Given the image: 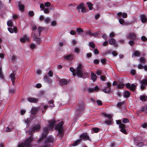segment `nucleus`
I'll return each mask as SVG.
<instances>
[{"mask_svg":"<svg viewBox=\"0 0 147 147\" xmlns=\"http://www.w3.org/2000/svg\"><path fill=\"white\" fill-rule=\"evenodd\" d=\"M84 5V4L83 3H81L78 5L76 9L78 12H80V9H82V8L83 7Z\"/></svg>","mask_w":147,"mask_h":147,"instance_id":"obj_23","label":"nucleus"},{"mask_svg":"<svg viewBox=\"0 0 147 147\" xmlns=\"http://www.w3.org/2000/svg\"><path fill=\"white\" fill-rule=\"evenodd\" d=\"M43 79L45 81L49 84H51L52 82L51 79L47 75L45 76Z\"/></svg>","mask_w":147,"mask_h":147,"instance_id":"obj_16","label":"nucleus"},{"mask_svg":"<svg viewBox=\"0 0 147 147\" xmlns=\"http://www.w3.org/2000/svg\"><path fill=\"white\" fill-rule=\"evenodd\" d=\"M74 51L76 53H78L80 51V49L78 48H76L75 49Z\"/></svg>","mask_w":147,"mask_h":147,"instance_id":"obj_63","label":"nucleus"},{"mask_svg":"<svg viewBox=\"0 0 147 147\" xmlns=\"http://www.w3.org/2000/svg\"><path fill=\"white\" fill-rule=\"evenodd\" d=\"M125 103V102L124 101H123L122 102H120L119 103H118L117 104V106L119 108H121L122 106Z\"/></svg>","mask_w":147,"mask_h":147,"instance_id":"obj_30","label":"nucleus"},{"mask_svg":"<svg viewBox=\"0 0 147 147\" xmlns=\"http://www.w3.org/2000/svg\"><path fill=\"white\" fill-rule=\"evenodd\" d=\"M28 15L30 17L33 16L34 15L33 11H29L28 12Z\"/></svg>","mask_w":147,"mask_h":147,"instance_id":"obj_43","label":"nucleus"},{"mask_svg":"<svg viewBox=\"0 0 147 147\" xmlns=\"http://www.w3.org/2000/svg\"><path fill=\"white\" fill-rule=\"evenodd\" d=\"M44 11V12L45 13H49V9L48 8H45L43 10Z\"/></svg>","mask_w":147,"mask_h":147,"instance_id":"obj_50","label":"nucleus"},{"mask_svg":"<svg viewBox=\"0 0 147 147\" xmlns=\"http://www.w3.org/2000/svg\"><path fill=\"white\" fill-rule=\"evenodd\" d=\"M18 4L20 10L21 11H23L24 9V5L23 4H21V2L20 1H19L18 2Z\"/></svg>","mask_w":147,"mask_h":147,"instance_id":"obj_26","label":"nucleus"},{"mask_svg":"<svg viewBox=\"0 0 147 147\" xmlns=\"http://www.w3.org/2000/svg\"><path fill=\"white\" fill-rule=\"evenodd\" d=\"M124 86V84L123 83L119 84L118 85V88H123Z\"/></svg>","mask_w":147,"mask_h":147,"instance_id":"obj_44","label":"nucleus"},{"mask_svg":"<svg viewBox=\"0 0 147 147\" xmlns=\"http://www.w3.org/2000/svg\"><path fill=\"white\" fill-rule=\"evenodd\" d=\"M81 11L82 13L86 12V8L83 6V7Z\"/></svg>","mask_w":147,"mask_h":147,"instance_id":"obj_61","label":"nucleus"},{"mask_svg":"<svg viewBox=\"0 0 147 147\" xmlns=\"http://www.w3.org/2000/svg\"><path fill=\"white\" fill-rule=\"evenodd\" d=\"M104 115L105 116L108 118L109 119H112V115L110 114H107L106 113H104Z\"/></svg>","mask_w":147,"mask_h":147,"instance_id":"obj_37","label":"nucleus"},{"mask_svg":"<svg viewBox=\"0 0 147 147\" xmlns=\"http://www.w3.org/2000/svg\"><path fill=\"white\" fill-rule=\"evenodd\" d=\"M116 123L117 124H119V127L121 129L120 131L124 134H127V132L125 128V125L122 123L120 120L116 121Z\"/></svg>","mask_w":147,"mask_h":147,"instance_id":"obj_5","label":"nucleus"},{"mask_svg":"<svg viewBox=\"0 0 147 147\" xmlns=\"http://www.w3.org/2000/svg\"><path fill=\"white\" fill-rule=\"evenodd\" d=\"M111 84L110 82H108L107 84V86L106 87L102 90V91L105 93H108L110 92L111 90Z\"/></svg>","mask_w":147,"mask_h":147,"instance_id":"obj_8","label":"nucleus"},{"mask_svg":"<svg viewBox=\"0 0 147 147\" xmlns=\"http://www.w3.org/2000/svg\"><path fill=\"white\" fill-rule=\"evenodd\" d=\"M49 124L48 125V127L50 129H52L56 123V122L55 120H50L49 121Z\"/></svg>","mask_w":147,"mask_h":147,"instance_id":"obj_9","label":"nucleus"},{"mask_svg":"<svg viewBox=\"0 0 147 147\" xmlns=\"http://www.w3.org/2000/svg\"><path fill=\"white\" fill-rule=\"evenodd\" d=\"M10 77L11 78V81L12 82V84L13 86L14 85V82L15 81V74L14 73H12L10 75Z\"/></svg>","mask_w":147,"mask_h":147,"instance_id":"obj_19","label":"nucleus"},{"mask_svg":"<svg viewBox=\"0 0 147 147\" xmlns=\"http://www.w3.org/2000/svg\"><path fill=\"white\" fill-rule=\"evenodd\" d=\"M40 7L41 9H42V10H43L45 9V5L44 4L42 3L40 5Z\"/></svg>","mask_w":147,"mask_h":147,"instance_id":"obj_55","label":"nucleus"},{"mask_svg":"<svg viewBox=\"0 0 147 147\" xmlns=\"http://www.w3.org/2000/svg\"><path fill=\"white\" fill-rule=\"evenodd\" d=\"M116 40L115 39L111 38L109 40V44L111 45H113L115 43Z\"/></svg>","mask_w":147,"mask_h":147,"instance_id":"obj_24","label":"nucleus"},{"mask_svg":"<svg viewBox=\"0 0 147 147\" xmlns=\"http://www.w3.org/2000/svg\"><path fill=\"white\" fill-rule=\"evenodd\" d=\"M140 84L141 85V89L143 90L147 86V78L143 79L140 81Z\"/></svg>","mask_w":147,"mask_h":147,"instance_id":"obj_7","label":"nucleus"},{"mask_svg":"<svg viewBox=\"0 0 147 147\" xmlns=\"http://www.w3.org/2000/svg\"><path fill=\"white\" fill-rule=\"evenodd\" d=\"M48 74L50 77H52L53 76V73L51 71L49 70L48 73Z\"/></svg>","mask_w":147,"mask_h":147,"instance_id":"obj_51","label":"nucleus"},{"mask_svg":"<svg viewBox=\"0 0 147 147\" xmlns=\"http://www.w3.org/2000/svg\"><path fill=\"white\" fill-rule=\"evenodd\" d=\"M91 79L93 82H95L97 78V76L94 72H92L91 73Z\"/></svg>","mask_w":147,"mask_h":147,"instance_id":"obj_22","label":"nucleus"},{"mask_svg":"<svg viewBox=\"0 0 147 147\" xmlns=\"http://www.w3.org/2000/svg\"><path fill=\"white\" fill-rule=\"evenodd\" d=\"M129 122V120L127 118H124L122 120V122L123 123H126Z\"/></svg>","mask_w":147,"mask_h":147,"instance_id":"obj_47","label":"nucleus"},{"mask_svg":"<svg viewBox=\"0 0 147 147\" xmlns=\"http://www.w3.org/2000/svg\"><path fill=\"white\" fill-rule=\"evenodd\" d=\"M138 139V138H134V144L138 147H141L144 145V144L142 142H140Z\"/></svg>","mask_w":147,"mask_h":147,"instance_id":"obj_10","label":"nucleus"},{"mask_svg":"<svg viewBox=\"0 0 147 147\" xmlns=\"http://www.w3.org/2000/svg\"><path fill=\"white\" fill-rule=\"evenodd\" d=\"M31 36L33 38H36L39 37L40 36V34L38 32V31H32L31 33Z\"/></svg>","mask_w":147,"mask_h":147,"instance_id":"obj_14","label":"nucleus"},{"mask_svg":"<svg viewBox=\"0 0 147 147\" xmlns=\"http://www.w3.org/2000/svg\"><path fill=\"white\" fill-rule=\"evenodd\" d=\"M99 34V32H96L94 33H92V36L96 37Z\"/></svg>","mask_w":147,"mask_h":147,"instance_id":"obj_52","label":"nucleus"},{"mask_svg":"<svg viewBox=\"0 0 147 147\" xmlns=\"http://www.w3.org/2000/svg\"><path fill=\"white\" fill-rule=\"evenodd\" d=\"M136 37V35L134 32H131L129 33L127 36V38L129 39L135 40Z\"/></svg>","mask_w":147,"mask_h":147,"instance_id":"obj_12","label":"nucleus"},{"mask_svg":"<svg viewBox=\"0 0 147 147\" xmlns=\"http://www.w3.org/2000/svg\"><path fill=\"white\" fill-rule=\"evenodd\" d=\"M65 59L70 60H73L74 59V56L72 54L68 55L65 57Z\"/></svg>","mask_w":147,"mask_h":147,"instance_id":"obj_20","label":"nucleus"},{"mask_svg":"<svg viewBox=\"0 0 147 147\" xmlns=\"http://www.w3.org/2000/svg\"><path fill=\"white\" fill-rule=\"evenodd\" d=\"M39 110V108L37 107H33L32 108L31 112L32 114H35Z\"/></svg>","mask_w":147,"mask_h":147,"instance_id":"obj_18","label":"nucleus"},{"mask_svg":"<svg viewBox=\"0 0 147 147\" xmlns=\"http://www.w3.org/2000/svg\"><path fill=\"white\" fill-rule=\"evenodd\" d=\"M105 122L108 125L111 124H112V119H109V120H106Z\"/></svg>","mask_w":147,"mask_h":147,"instance_id":"obj_36","label":"nucleus"},{"mask_svg":"<svg viewBox=\"0 0 147 147\" xmlns=\"http://www.w3.org/2000/svg\"><path fill=\"white\" fill-rule=\"evenodd\" d=\"M81 142V140L79 139L75 141L72 144L73 146H76L78 145Z\"/></svg>","mask_w":147,"mask_h":147,"instance_id":"obj_27","label":"nucleus"},{"mask_svg":"<svg viewBox=\"0 0 147 147\" xmlns=\"http://www.w3.org/2000/svg\"><path fill=\"white\" fill-rule=\"evenodd\" d=\"M96 102L97 104L99 105H101L102 104V101L100 100H97L96 101Z\"/></svg>","mask_w":147,"mask_h":147,"instance_id":"obj_60","label":"nucleus"},{"mask_svg":"<svg viewBox=\"0 0 147 147\" xmlns=\"http://www.w3.org/2000/svg\"><path fill=\"white\" fill-rule=\"evenodd\" d=\"M94 63L95 64H98L99 63V61L98 59H95L93 61Z\"/></svg>","mask_w":147,"mask_h":147,"instance_id":"obj_59","label":"nucleus"},{"mask_svg":"<svg viewBox=\"0 0 147 147\" xmlns=\"http://www.w3.org/2000/svg\"><path fill=\"white\" fill-rule=\"evenodd\" d=\"M59 84L61 86H62L64 85V80L62 79L59 80Z\"/></svg>","mask_w":147,"mask_h":147,"instance_id":"obj_38","label":"nucleus"},{"mask_svg":"<svg viewBox=\"0 0 147 147\" xmlns=\"http://www.w3.org/2000/svg\"><path fill=\"white\" fill-rule=\"evenodd\" d=\"M143 67L142 65L141 64H139L138 66V68L139 69H141L143 68Z\"/></svg>","mask_w":147,"mask_h":147,"instance_id":"obj_62","label":"nucleus"},{"mask_svg":"<svg viewBox=\"0 0 147 147\" xmlns=\"http://www.w3.org/2000/svg\"><path fill=\"white\" fill-rule=\"evenodd\" d=\"M48 129L47 127H45L43 129L42 136L41 138H46L48 133Z\"/></svg>","mask_w":147,"mask_h":147,"instance_id":"obj_13","label":"nucleus"},{"mask_svg":"<svg viewBox=\"0 0 147 147\" xmlns=\"http://www.w3.org/2000/svg\"><path fill=\"white\" fill-rule=\"evenodd\" d=\"M32 141V138H27L24 142L19 143L18 147H30V143Z\"/></svg>","mask_w":147,"mask_h":147,"instance_id":"obj_2","label":"nucleus"},{"mask_svg":"<svg viewBox=\"0 0 147 147\" xmlns=\"http://www.w3.org/2000/svg\"><path fill=\"white\" fill-rule=\"evenodd\" d=\"M100 130V129L98 127H94L92 128V131H93L94 133H97Z\"/></svg>","mask_w":147,"mask_h":147,"instance_id":"obj_31","label":"nucleus"},{"mask_svg":"<svg viewBox=\"0 0 147 147\" xmlns=\"http://www.w3.org/2000/svg\"><path fill=\"white\" fill-rule=\"evenodd\" d=\"M63 122L61 121L57 124L55 127V129L58 131V133L60 135L59 137H61L63 134Z\"/></svg>","mask_w":147,"mask_h":147,"instance_id":"obj_3","label":"nucleus"},{"mask_svg":"<svg viewBox=\"0 0 147 147\" xmlns=\"http://www.w3.org/2000/svg\"><path fill=\"white\" fill-rule=\"evenodd\" d=\"M134 40L129 41L128 42L129 44L131 46L134 45Z\"/></svg>","mask_w":147,"mask_h":147,"instance_id":"obj_57","label":"nucleus"},{"mask_svg":"<svg viewBox=\"0 0 147 147\" xmlns=\"http://www.w3.org/2000/svg\"><path fill=\"white\" fill-rule=\"evenodd\" d=\"M130 92L128 91H125L124 92V96L126 98L129 97L130 95Z\"/></svg>","mask_w":147,"mask_h":147,"instance_id":"obj_35","label":"nucleus"},{"mask_svg":"<svg viewBox=\"0 0 147 147\" xmlns=\"http://www.w3.org/2000/svg\"><path fill=\"white\" fill-rule=\"evenodd\" d=\"M40 128L41 127L39 124L35 125L30 129L28 134L31 135L32 132L38 131Z\"/></svg>","mask_w":147,"mask_h":147,"instance_id":"obj_4","label":"nucleus"},{"mask_svg":"<svg viewBox=\"0 0 147 147\" xmlns=\"http://www.w3.org/2000/svg\"><path fill=\"white\" fill-rule=\"evenodd\" d=\"M85 34L86 35H88L90 36H92V33L90 31H89L87 32H86Z\"/></svg>","mask_w":147,"mask_h":147,"instance_id":"obj_58","label":"nucleus"},{"mask_svg":"<svg viewBox=\"0 0 147 147\" xmlns=\"http://www.w3.org/2000/svg\"><path fill=\"white\" fill-rule=\"evenodd\" d=\"M140 99L141 100L143 101H145L146 100V98L145 96L143 95L140 96Z\"/></svg>","mask_w":147,"mask_h":147,"instance_id":"obj_48","label":"nucleus"},{"mask_svg":"<svg viewBox=\"0 0 147 147\" xmlns=\"http://www.w3.org/2000/svg\"><path fill=\"white\" fill-rule=\"evenodd\" d=\"M89 45L93 48H94L95 47V45L92 42H90L89 44Z\"/></svg>","mask_w":147,"mask_h":147,"instance_id":"obj_42","label":"nucleus"},{"mask_svg":"<svg viewBox=\"0 0 147 147\" xmlns=\"http://www.w3.org/2000/svg\"><path fill=\"white\" fill-rule=\"evenodd\" d=\"M136 85L133 84L131 85L129 89L131 90L134 91L136 89Z\"/></svg>","mask_w":147,"mask_h":147,"instance_id":"obj_29","label":"nucleus"},{"mask_svg":"<svg viewBox=\"0 0 147 147\" xmlns=\"http://www.w3.org/2000/svg\"><path fill=\"white\" fill-rule=\"evenodd\" d=\"M80 138H89L88 136L87 133H84L81 134L80 136Z\"/></svg>","mask_w":147,"mask_h":147,"instance_id":"obj_28","label":"nucleus"},{"mask_svg":"<svg viewBox=\"0 0 147 147\" xmlns=\"http://www.w3.org/2000/svg\"><path fill=\"white\" fill-rule=\"evenodd\" d=\"M26 40L29 41V38L26 35H25L23 37L20 39V41L23 43Z\"/></svg>","mask_w":147,"mask_h":147,"instance_id":"obj_17","label":"nucleus"},{"mask_svg":"<svg viewBox=\"0 0 147 147\" xmlns=\"http://www.w3.org/2000/svg\"><path fill=\"white\" fill-rule=\"evenodd\" d=\"M140 53L137 51H135L133 55H132V57H134V56L135 57L139 56H140Z\"/></svg>","mask_w":147,"mask_h":147,"instance_id":"obj_32","label":"nucleus"},{"mask_svg":"<svg viewBox=\"0 0 147 147\" xmlns=\"http://www.w3.org/2000/svg\"><path fill=\"white\" fill-rule=\"evenodd\" d=\"M51 5V3L49 2H47L45 3V5L46 7H49Z\"/></svg>","mask_w":147,"mask_h":147,"instance_id":"obj_49","label":"nucleus"},{"mask_svg":"<svg viewBox=\"0 0 147 147\" xmlns=\"http://www.w3.org/2000/svg\"><path fill=\"white\" fill-rule=\"evenodd\" d=\"M87 92L89 93H91L94 92L93 88H89L87 90Z\"/></svg>","mask_w":147,"mask_h":147,"instance_id":"obj_46","label":"nucleus"},{"mask_svg":"<svg viewBox=\"0 0 147 147\" xmlns=\"http://www.w3.org/2000/svg\"><path fill=\"white\" fill-rule=\"evenodd\" d=\"M122 15V17L123 18H126L127 16V14L125 13H123Z\"/></svg>","mask_w":147,"mask_h":147,"instance_id":"obj_56","label":"nucleus"},{"mask_svg":"<svg viewBox=\"0 0 147 147\" xmlns=\"http://www.w3.org/2000/svg\"><path fill=\"white\" fill-rule=\"evenodd\" d=\"M140 18L141 21L142 23H144L146 22L147 19L144 15H141L140 16Z\"/></svg>","mask_w":147,"mask_h":147,"instance_id":"obj_21","label":"nucleus"},{"mask_svg":"<svg viewBox=\"0 0 147 147\" xmlns=\"http://www.w3.org/2000/svg\"><path fill=\"white\" fill-rule=\"evenodd\" d=\"M33 40L36 41V43L38 45L41 42L40 39V38H38V37L33 38Z\"/></svg>","mask_w":147,"mask_h":147,"instance_id":"obj_25","label":"nucleus"},{"mask_svg":"<svg viewBox=\"0 0 147 147\" xmlns=\"http://www.w3.org/2000/svg\"><path fill=\"white\" fill-rule=\"evenodd\" d=\"M7 26H12V22L10 20H9L7 22Z\"/></svg>","mask_w":147,"mask_h":147,"instance_id":"obj_53","label":"nucleus"},{"mask_svg":"<svg viewBox=\"0 0 147 147\" xmlns=\"http://www.w3.org/2000/svg\"><path fill=\"white\" fill-rule=\"evenodd\" d=\"M83 68L82 64L81 63H79L78 64L76 70L72 67H70L69 69L74 76L77 75L79 78H84L87 77L88 76V72L84 71Z\"/></svg>","mask_w":147,"mask_h":147,"instance_id":"obj_1","label":"nucleus"},{"mask_svg":"<svg viewBox=\"0 0 147 147\" xmlns=\"http://www.w3.org/2000/svg\"><path fill=\"white\" fill-rule=\"evenodd\" d=\"M141 39L143 41H145L147 40V38L144 36H142L141 37Z\"/></svg>","mask_w":147,"mask_h":147,"instance_id":"obj_54","label":"nucleus"},{"mask_svg":"<svg viewBox=\"0 0 147 147\" xmlns=\"http://www.w3.org/2000/svg\"><path fill=\"white\" fill-rule=\"evenodd\" d=\"M2 70L1 68H0V77L3 79L4 78V76L2 73Z\"/></svg>","mask_w":147,"mask_h":147,"instance_id":"obj_45","label":"nucleus"},{"mask_svg":"<svg viewBox=\"0 0 147 147\" xmlns=\"http://www.w3.org/2000/svg\"><path fill=\"white\" fill-rule=\"evenodd\" d=\"M140 62L144 63L146 62V59L144 57H142L140 59Z\"/></svg>","mask_w":147,"mask_h":147,"instance_id":"obj_34","label":"nucleus"},{"mask_svg":"<svg viewBox=\"0 0 147 147\" xmlns=\"http://www.w3.org/2000/svg\"><path fill=\"white\" fill-rule=\"evenodd\" d=\"M87 4L88 5L89 9L90 10L92 9V4L90 2H88L87 3Z\"/></svg>","mask_w":147,"mask_h":147,"instance_id":"obj_33","label":"nucleus"},{"mask_svg":"<svg viewBox=\"0 0 147 147\" xmlns=\"http://www.w3.org/2000/svg\"><path fill=\"white\" fill-rule=\"evenodd\" d=\"M85 105L83 102L78 105V108L76 111V115H78L79 114H81L82 111H83L84 109Z\"/></svg>","mask_w":147,"mask_h":147,"instance_id":"obj_6","label":"nucleus"},{"mask_svg":"<svg viewBox=\"0 0 147 147\" xmlns=\"http://www.w3.org/2000/svg\"><path fill=\"white\" fill-rule=\"evenodd\" d=\"M119 22L121 24L123 25L125 24L124 20L123 18H119Z\"/></svg>","mask_w":147,"mask_h":147,"instance_id":"obj_40","label":"nucleus"},{"mask_svg":"<svg viewBox=\"0 0 147 147\" xmlns=\"http://www.w3.org/2000/svg\"><path fill=\"white\" fill-rule=\"evenodd\" d=\"M115 34L113 32L109 34V36L110 37H113L115 36Z\"/></svg>","mask_w":147,"mask_h":147,"instance_id":"obj_64","label":"nucleus"},{"mask_svg":"<svg viewBox=\"0 0 147 147\" xmlns=\"http://www.w3.org/2000/svg\"><path fill=\"white\" fill-rule=\"evenodd\" d=\"M27 99L29 102L33 103H36L38 101L37 98L34 97L28 98Z\"/></svg>","mask_w":147,"mask_h":147,"instance_id":"obj_15","label":"nucleus"},{"mask_svg":"<svg viewBox=\"0 0 147 147\" xmlns=\"http://www.w3.org/2000/svg\"><path fill=\"white\" fill-rule=\"evenodd\" d=\"M45 29V28L44 27H39L38 28V31L39 33L40 34L41 31Z\"/></svg>","mask_w":147,"mask_h":147,"instance_id":"obj_41","label":"nucleus"},{"mask_svg":"<svg viewBox=\"0 0 147 147\" xmlns=\"http://www.w3.org/2000/svg\"><path fill=\"white\" fill-rule=\"evenodd\" d=\"M76 31L79 34L80 32H84L82 28H79L76 29Z\"/></svg>","mask_w":147,"mask_h":147,"instance_id":"obj_39","label":"nucleus"},{"mask_svg":"<svg viewBox=\"0 0 147 147\" xmlns=\"http://www.w3.org/2000/svg\"><path fill=\"white\" fill-rule=\"evenodd\" d=\"M46 140L45 142V145L42 147H50L49 142H52L53 141V138H46Z\"/></svg>","mask_w":147,"mask_h":147,"instance_id":"obj_11","label":"nucleus"}]
</instances>
